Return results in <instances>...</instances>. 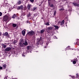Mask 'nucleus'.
Returning a JSON list of instances; mask_svg holds the SVG:
<instances>
[{"mask_svg": "<svg viewBox=\"0 0 79 79\" xmlns=\"http://www.w3.org/2000/svg\"><path fill=\"white\" fill-rule=\"evenodd\" d=\"M24 41L23 40H21L20 42L19 43V46L21 47H23L24 46Z\"/></svg>", "mask_w": 79, "mask_h": 79, "instance_id": "obj_1", "label": "nucleus"}, {"mask_svg": "<svg viewBox=\"0 0 79 79\" xmlns=\"http://www.w3.org/2000/svg\"><path fill=\"white\" fill-rule=\"evenodd\" d=\"M8 19V15H5L3 17V20L4 21H7Z\"/></svg>", "mask_w": 79, "mask_h": 79, "instance_id": "obj_2", "label": "nucleus"}, {"mask_svg": "<svg viewBox=\"0 0 79 79\" xmlns=\"http://www.w3.org/2000/svg\"><path fill=\"white\" fill-rule=\"evenodd\" d=\"M64 20H63L61 22H58V24H60L61 26H62V25L64 24Z\"/></svg>", "mask_w": 79, "mask_h": 79, "instance_id": "obj_3", "label": "nucleus"}, {"mask_svg": "<svg viewBox=\"0 0 79 79\" xmlns=\"http://www.w3.org/2000/svg\"><path fill=\"white\" fill-rule=\"evenodd\" d=\"M10 50H11V48L10 47H8L6 48L5 50L4 51L5 52H7L8 51H10Z\"/></svg>", "mask_w": 79, "mask_h": 79, "instance_id": "obj_4", "label": "nucleus"}, {"mask_svg": "<svg viewBox=\"0 0 79 79\" xmlns=\"http://www.w3.org/2000/svg\"><path fill=\"white\" fill-rule=\"evenodd\" d=\"M29 35H33L34 34V31H30L28 33Z\"/></svg>", "mask_w": 79, "mask_h": 79, "instance_id": "obj_5", "label": "nucleus"}, {"mask_svg": "<svg viewBox=\"0 0 79 79\" xmlns=\"http://www.w3.org/2000/svg\"><path fill=\"white\" fill-rule=\"evenodd\" d=\"M39 42L40 44H43V40H42V38L40 37V39L39 40Z\"/></svg>", "mask_w": 79, "mask_h": 79, "instance_id": "obj_6", "label": "nucleus"}, {"mask_svg": "<svg viewBox=\"0 0 79 79\" xmlns=\"http://www.w3.org/2000/svg\"><path fill=\"white\" fill-rule=\"evenodd\" d=\"M73 4L74 6H77V7H79V4L76 2L73 3Z\"/></svg>", "mask_w": 79, "mask_h": 79, "instance_id": "obj_7", "label": "nucleus"}, {"mask_svg": "<svg viewBox=\"0 0 79 79\" xmlns=\"http://www.w3.org/2000/svg\"><path fill=\"white\" fill-rule=\"evenodd\" d=\"M23 8V6H20L17 7V9L18 10H21V9H22V8Z\"/></svg>", "mask_w": 79, "mask_h": 79, "instance_id": "obj_8", "label": "nucleus"}, {"mask_svg": "<svg viewBox=\"0 0 79 79\" xmlns=\"http://www.w3.org/2000/svg\"><path fill=\"white\" fill-rule=\"evenodd\" d=\"M4 35L5 36H6V37H9V35H8V33L7 32H5Z\"/></svg>", "mask_w": 79, "mask_h": 79, "instance_id": "obj_9", "label": "nucleus"}, {"mask_svg": "<svg viewBox=\"0 0 79 79\" xmlns=\"http://www.w3.org/2000/svg\"><path fill=\"white\" fill-rule=\"evenodd\" d=\"M31 6H32V5L31 4H28L27 6V8L28 10H30V8H31Z\"/></svg>", "mask_w": 79, "mask_h": 79, "instance_id": "obj_10", "label": "nucleus"}, {"mask_svg": "<svg viewBox=\"0 0 79 79\" xmlns=\"http://www.w3.org/2000/svg\"><path fill=\"white\" fill-rule=\"evenodd\" d=\"M2 47H3L4 48H6V45H5L3 43H2Z\"/></svg>", "mask_w": 79, "mask_h": 79, "instance_id": "obj_11", "label": "nucleus"}, {"mask_svg": "<svg viewBox=\"0 0 79 79\" xmlns=\"http://www.w3.org/2000/svg\"><path fill=\"white\" fill-rule=\"evenodd\" d=\"M18 15V14H16L17 16H16V14H14L13 15V16L12 17V18H14L15 19V18H16V17H17V16L18 17V15Z\"/></svg>", "mask_w": 79, "mask_h": 79, "instance_id": "obj_12", "label": "nucleus"}, {"mask_svg": "<svg viewBox=\"0 0 79 79\" xmlns=\"http://www.w3.org/2000/svg\"><path fill=\"white\" fill-rule=\"evenodd\" d=\"M44 31H45V29L44 28V29H43V30H42L41 31L40 33L41 34H42V33H43V32H44Z\"/></svg>", "mask_w": 79, "mask_h": 79, "instance_id": "obj_13", "label": "nucleus"}, {"mask_svg": "<svg viewBox=\"0 0 79 79\" xmlns=\"http://www.w3.org/2000/svg\"><path fill=\"white\" fill-rule=\"evenodd\" d=\"M17 26V24H15V23H13L12 24V26L13 27H16V26Z\"/></svg>", "mask_w": 79, "mask_h": 79, "instance_id": "obj_14", "label": "nucleus"}, {"mask_svg": "<svg viewBox=\"0 0 79 79\" xmlns=\"http://www.w3.org/2000/svg\"><path fill=\"white\" fill-rule=\"evenodd\" d=\"M2 67L4 69H5V68H6V64H3Z\"/></svg>", "mask_w": 79, "mask_h": 79, "instance_id": "obj_15", "label": "nucleus"}, {"mask_svg": "<svg viewBox=\"0 0 79 79\" xmlns=\"http://www.w3.org/2000/svg\"><path fill=\"white\" fill-rule=\"evenodd\" d=\"M22 33L23 35H25L26 32L24 31H22Z\"/></svg>", "mask_w": 79, "mask_h": 79, "instance_id": "obj_16", "label": "nucleus"}, {"mask_svg": "<svg viewBox=\"0 0 79 79\" xmlns=\"http://www.w3.org/2000/svg\"><path fill=\"white\" fill-rule=\"evenodd\" d=\"M23 45H27V42L25 41V42H24V44H23Z\"/></svg>", "mask_w": 79, "mask_h": 79, "instance_id": "obj_17", "label": "nucleus"}, {"mask_svg": "<svg viewBox=\"0 0 79 79\" xmlns=\"http://www.w3.org/2000/svg\"><path fill=\"white\" fill-rule=\"evenodd\" d=\"M77 42L76 44L78 45H79V40H77Z\"/></svg>", "mask_w": 79, "mask_h": 79, "instance_id": "obj_18", "label": "nucleus"}, {"mask_svg": "<svg viewBox=\"0 0 79 79\" xmlns=\"http://www.w3.org/2000/svg\"><path fill=\"white\" fill-rule=\"evenodd\" d=\"M36 10V8L34 7L33 8V9L32 10H31L32 11H35V10Z\"/></svg>", "mask_w": 79, "mask_h": 79, "instance_id": "obj_19", "label": "nucleus"}, {"mask_svg": "<svg viewBox=\"0 0 79 79\" xmlns=\"http://www.w3.org/2000/svg\"><path fill=\"white\" fill-rule=\"evenodd\" d=\"M54 26L55 27L56 29H58L59 28V27L58 26L54 25Z\"/></svg>", "mask_w": 79, "mask_h": 79, "instance_id": "obj_20", "label": "nucleus"}, {"mask_svg": "<svg viewBox=\"0 0 79 79\" xmlns=\"http://www.w3.org/2000/svg\"><path fill=\"white\" fill-rule=\"evenodd\" d=\"M48 31H49V30H51V29H52V27H49L48 28Z\"/></svg>", "mask_w": 79, "mask_h": 79, "instance_id": "obj_21", "label": "nucleus"}, {"mask_svg": "<svg viewBox=\"0 0 79 79\" xmlns=\"http://www.w3.org/2000/svg\"><path fill=\"white\" fill-rule=\"evenodd\" d=\"M45 25H46L47 26H48V25H50V24H49V23H45Z\"/></svg>", "mask_w": 79, "mask_h": 79, "instance_id": "obj_22", "label": "nucleus"}, {"mask_svg": "<svg viewBox=\"0 0 79 79\" xmlns=\"http://www.w3.org/2000/svg\"><path fill=\"white\" fill-rule=\"evenodd\" d=\"M50 6L52 8V7H53V4H51L50 5Z\"/></svg>", "mask_w": 79, "mask_h": 79, "instance_id": "obj_23", "label": "nucleus"}, {"mask_svg": "<svg viewBox=\"0 0 79 79\" xmlns=\"http://www.w3.org/2000/svg\"><path fill=\"white\" fill-rule=\"evenodd\" d=\"M73 64H76V62L74 60L73 61Z\"/></svg>", "mask_w": 79, "mask_h": 79, "instance_id": "obj_24", "label": "nucleus"}, {"mask_svg": "<svg viewBox=\"0 0 79 79\" xmlns=\"http://www.w3.org/2000/svg\"><path fill=\"white\" fill-rule=\"evenodd\" d=\"M18 4L19 5L20 4H21V2L20 1H19V2H18Z\"/></svg>", "mask_w": 79, "mask_h": 79, "instance_id": "obj_25", "label": "nucleus"}, {"mask_svg": "<svg viewBox=\"0 0 79 79\" xmlns=\"http://www.w3.org/2000/svg\"><path fill=\"white\" fill-rule=\"evenodd\" d=\"M56 11H54V16H55V15H56Z\"/></svg>", "mask_w": 79, "mask_h": 79, "instance_id": "obj_26", "label": "nucleus"}, {"mask_svg": "<svg viewBox=\"0 0 79 79\" xmlns=\"http://www.w3.org/2000/svg\"><path fill=\"white\" fill-rule=\"evenodd\" d=\"M30 0V2H31L33 3L34 2V0Z\"/></svg>", "mask_w": 79, "mask_h": 79, "instance_id": "obj_27", "label": "nucleus"}, {"mask_svg": "<svg viewBox=\"0 0 79 79\" xmlns=\"http://www.w3.org/2000/svg\"><path fill=\"white\" fill-rule=\"evenodd\" d=\"M67 49H70V46H68V47L67 48Z\"/></svg>", "mask_w": 79, "mask_h": 79, "instance_id": "obj_28", "label": "nucleus"}, {"mask_svg": "<svg viewBox=\"0 0 79 79\" xmlns=\"http://www.w3.org/2000/svg\"><path fill=\"white\" fill-rule=\"evenodd\" d=\"M76 77H77V78L79 77V76H78V74H76Z\"/></svg>", "mask_w": 79, "mask_h": 79, "instance_id": "obj_29", "label": "nucleus"}, {"mask_svg": "<svg viewBox=\"0 0 79 79\" xmlns=\"http://www.w3.org/2000/svg\"><path fill=\"white\" fill-rule=\"evenodd\" d=\"M31 16V14H29L27 16L28 17H29Z\"/></svg>", "mask_w": 79, "mask_h": 79, "instance_id": "obj_30", "label": "nucleus"}, {"mask_svg": "<svg viewBox=\"0 0 79 79\" xmlns=\"http://www.w3.org/2000/svg\"><path fill=\"white\" fill-rule=\"evenodd\" d=\"M2 15V12H0V16H1Z\"/></svg>", "mask_w": 79, "mask_h": 79, "instance_id": "obj_31", "label": "nucleus"}, {"mask_svg": "<svg viewBox=\"0 0 79 79\" xmlns=\"http://www.w3.org/2000/svg\"><path fill=\"white\" fill-rule=\"evenodd\" d=\"M60 11H63V9H59Z\"/></svg>", "mask_w": 79, "mask_h": 79, "instance_id": "obj_32", "label": "nucleus"}, {"mask_svg": "<svg viewBox=\"0 0 79 79\" xmlns=\"http://www.w3.org/2000/svg\"><path fill=\"white\" fill-rule=\"evenodd\" d=\"M27 49L28 50H29V46H27Z\"/></svg>", "mask_w": 79, "mask_h": 79, "instance_id": "obj_33", "label": "nucleus"}, {"mask_svg": "<svg viewBox=\"0 0 79 79\" xmlns=\"http://www.w3.org/2000/svg\"><path fill=\"white\" fill-rule=\"evenodd\" d=\"M7 77H8V76L5 77V78H4V79H7Z\"/></svg>", "mask_w": 79, "mask_h": 79, "instance_id": "obj_34", "label": "nucleus"}, {"mask_svg": "<svg viewBox=\"0 0 79 79\" xmlns=\"http://www.w3.org/2000/svg\"><path fill=\"white\" fill-rule=\"evenodd\" d=\"M50 0H48V3H50Z\"/></svg>", "mask_w": 79, "mask_h": 79, "instance_id": "obj_35", "label": "nucleus"}, {"mask_svg": "<svg viewBox=\"0 0 79 79\" xmlns=\"http://www.w3.org/2000/svg\"><path fill=\"white\" fill-rule=\"evenodd\" d=\"M71 77H72V78H74V76H71Z\"/></svg>", "mask_w": 79, "mask_h": 79, "instance_id": "obj_36", "label": "nucleus"}, {"mask_svg": "<svg viewBox=\"0 0 79 79\" xmlns=\"http://www.w3.org/2000/svg\"><path fill=\"white\" fill-rule=\"evenodd\" d=\"M67 23H68V22L69 23L70 21H69V20H67Z\"/></svg>", "mask_w": 79, "mask_h": 79, "instance_id": "obj_37", "label": "nucleus"}, {"mask_svg": "<svg viewBox=\"0 0 79 79\" xmlns=\"http://www.w3.org/2000/svg\"><path fill=\"white\" fill-rule=\"evenodd\" d=\"M2 67H0V69H2Z\"/></svg>", "mask_w": 79, "mask_h": 79, "instance_id": "obj_38", "label": "nucleus"}, {"mask_svg": "<svg viewBox=\"0 0 79 79\" xmlns=\"http://www.w3.org/2000/svg\"><path fill=\"white\" fill-rule=\"evenodd\" d=\"M2 35V33H1V32H0V36L1 35Z\"/></svg>", "mask_w": 79, "mask_h": 79, "instance_id": "obj_39", "label": "nucleus"}, {"mask_svg": "<svg viewBox=\"0 0 79 79\" xmlns=\"http://www.w3.org/2000/svg\"><path fill=\"white\" fill-rule=\"evenodd\" d=\"M48 43H46V45H48Z\"/></svg>", "mask_w": 79, "mask_h": 79, "instance_id": "obj_40", "label": "nucleus"}, {"mask_svg": "<svg viewBox=\"0 0 79 79\" xmlns=\"http://www.w3.org/2000/svg\"><path fill=\"white\" fill-rule=\"evenodd\" d=\"M6 5L7 6H8V3H6Z\"/></svg>", "mask_w": 79, "mask_h": 79, "instance_id": "obj_41", "label": "nucleus"}, {"mask_svg": "<svg viewBox=\"0 0 79 79\" xmlns=\"http://www.w3.org/2000/svg\"><path fill=\"white\" fill-rule=\"evenodd\" d=\"M22 56H25V55H23Z\"/></svg>", "mask_w": 79, "mask_h": 79, "instance_id": "obj_42", "label": "nucleus"}, {"mask_svg": "<svg viewBox=\"0 0 79 79\" xmlns=\"http://www.w3.org/2000/svg\"><path fill=\"white\" fill-rule=\"evenodd\" d=\"M29 23V21H27V23Z\"/></svg>", "mask_w": 79, "mask_h": 79, "instance_id": "obj_43", "label": "nucleus"}, {"mask_svg": "<svg viewBox=\"0 0 79 79\" xmlns=\"http://www.w3.org/2000/svg\"><path fill=\"white\" fill-rule=\"evenodd\" d=\"M1 47V46H0V48Z\"/></svg>", "mask_w": 79, "mask_h": 79, "instance_id": "obj_44", "label": "nucleus"}, {"mask_svg": "<svg viewBox=\"0 0 79 79\" xmlns=\"http://www.w3.org/2000/svg\"><path fill=\"white\" fill-rule=\"evenodd\" d=\"M14 43L15 44V43L14 42Z\"/></svg>", "mask_w": 79, "mask_h": 79, "instance_id": "obj_45", "label": "nucleus"}]
</instances>
